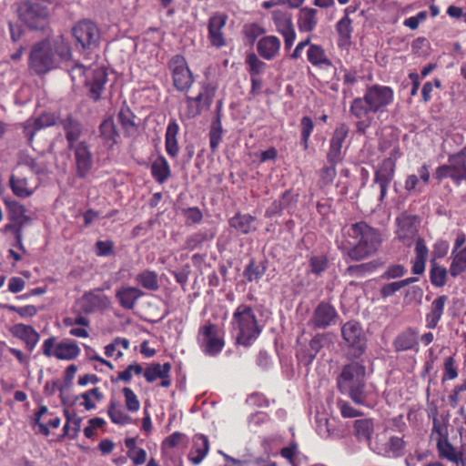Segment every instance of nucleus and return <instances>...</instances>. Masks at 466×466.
Returning a JSON list of instances; mask_svg holds the SVG:
<instances>
[{
	"label": "nucleus",
	"instance_id": "f257e3e1",
	"mask_svg": "<svg viewBox=\"0 0 466 466\" xmlns=\"http://www.w3.org/2000/svg\"><path fill=\"white\" fill-rule=\"evenodd\" d=\"M393 99V89L379 84L368 86L362 97L354 98L350 103V112L358 119L357 133L365 134L373 121L371 114L385 111Z\"/></svg>",
	"mask_w": 466,
	"mask_h": 466
},
{
	"label": "nucleus",
	"instance_id": "f03ea898",
	"mask_svg": "<svg viewBox=\"0 0 466 466\" xmlns=\"http://www.w3.org/2000/svg\"><path fill=\"white\" fill-rule=\"evenodd\" d=\"M342 231L344 236L353 240L345 250V255L351 261H361L373 256L382 244L380 231L365 221L346 226Z\"/></svg>",
	"mask_w": 466,
	"mask_h": 466
},
{
	"label": "nucleus",
	"instance_id": "7ed1b4c3",
	"mask_svg": "<svg viewBox=\"0 0 466 466\" xmlns=\"http://www.w3.org/2000/svg\"><path fill=\"white\" fill-rule=\"evenodd\" d=\"M365 377L366 367L362 363L352 361L344 365L336 380L339 391L355 404L365 405L369 397Z\"/></svg>",
	"mask_w": 466,
	"mask_h": 466
},
{
	"label": "nucleus",
	"instance_id": "20e7f679",
	"mask_svg": "<svg viewBox=\"0 0 466 466\" xmlns=\"http://www.w3.org/2000/svg\"><path fill=\"white\" fill-rule=\"evenodd\" d=\"M231 323L238 329L237 342L246 347L250 346L262 331L252 308L246 304H241L236 309Z\"/></svg>",
	"mask_w": 466,
	"mask_h": 466
},
{
	"label": "nucleus",
	"instance_id": "39448f33",
	"mask_svg": "<svg viewBox=\"0 0 466 466\" xmlns=\"http://www.w3.org/2000/svg\"><path fill=\"white\" fill-rule=\"evenodd\" d=\"M19 20L30 30L43 31L49 25L50 11L47 5L36 0H25L17 8Z\"/></svg>",
	"mask_w": 466,
	"mask_h": 466
},
{
	"label": "nucleus",
	"instance_id": "423d86ee",
	"mask_svg": "<svg viewBox=\"0 0 466 466\" xmlns=\"http://www.w3.org/2000/svg\"><path fill=\"white\" fill-rule=\"evenodd\" d=\"M224 337L225 333L218 324L207 322L199 327L197 341L206 356L216 357L225 347Z\"/></svg>",
	"mask_w": 466,
	"mask_h": 466
},
{
	"label": "nucleus",
	"instance_id": "0eeeda50",
	"mask_svg": "<svg viewBox=\"0 0 466 466\" xmlns=\"http://www.w3.org/2000/svg\"><path fill=\"white\" fill-rule=\"evenodd\" d=\"M434 178L438 182L450 178L457 187L466 180V146L459 152L449 155L447 164L436 167Z\"/></svg>",
	"mask_w": 466,
	"mask_h": 466
},
{
	"label": "nucleus",
	"instance_id": "6e6552de",
	"mask_svg": "<svg viewBox=\"0 0 466 466\" xmlns=\"http://www.w3.org/2000/svg\"><path fill=\"white\" fill-rule=\"evenodd\" d=\"M198 94L196 96H186L184 114L187 119H192L203 111L209 110L214 101L217 86L208 82H201Z\"/></svg>",
	"mask_w": 466,
	"mask_h": 466
},
{
	"label": "nucleus",
	"instance_id": "1a4fd4ad",
	"mask_svg": "<svg viewBox=\"0 0 466 466\" xmlns=\"http://www.w3.org/2000/svg\"><path fill=\"white\" fill-rule=\"evenodd\" d=\"M28 65L38 76L45 75L54 68L55 57L48 41H40L32 46Z\"/></svg>",
	"mask_w": 466,
	"mask_h": 466
},
{
	"label": "nucleus",
	"instance_id": "9d476101",
	"mask_svg": "<svg viewBox=\"0 0 466 466\" xmlns=\"http://www.w3.org/2000/svg\"><path fill=\"white\" fill-rule=\"evenodd\" d=\"M42 352L47 358L55 357L61 360H73L80 355L81 350L74 340L65 339L56 342V338L51 336L44 340Z\"/></svg>",
	"mask_w": 466,
	"mask_h": 466
},
{
	"label": "nucleus",
	"instance_id": "9b49d317",
	"mask_svg": "<svg viewBox=\"0 0 466 466\" xmlns=\"http://www.w3.org/2000/svg\"><path fill=\"white\" fill-rule=\"evenodd\" d=\"M167 67L175 88L180 92H187L194 83V76L185 56L182 55L172 56L167 63Z\"/></svg>",
	"mask_w": 466,
	"mask_h": 466
},
{
	"label": "nucleus",
	"instance_id": "f8f14e48",
	"mask_svg": "<svg viewBox=\"0 0 466 466\" xmlns=\"http://www.w3.org/2000/svg\"><path fill=\"white\" fill-rule=\"evenodd\" d=\"M341 335L350 349L351 357L360 358L367 349V339L361 325L350 320L341 327Z\"/></svg>",
	"mask_w": 466,
	"mask_h": 466
},
{
	"label": "nucleus",
	"instance_id": "ddd939ff",
	"mask_svg": "<svg viewBox=\"0 0 466 466\" xmlns=\"http://www.w3.org/2000/svg\"><path fill=\"white\" fill-rule=\"evenodd\" d=\"M72 34L76 45L83 49L96 47L100 39V32L96 25L86 19L79 21L73 27Z\"/></svg>",
	"mask_w": 466,
	"mask_h": 466
},
{
	"label": "nucleus",
	"instance_id": "4468645a",
	"mask_svg": "<svg viewBox=\"0 0 466 466\" xmlns=\"http://www.w3.org/2000/svg\"><path fill=\"white\" fill-rule=\"evenodd\" d=\"M396 223L398 226L396 238L404 246L410 247L419 233L418 217L403 213L397 218Z\"/></svg>",
	"mask_w": 466,
	"mask_h": 466
},
{
	"label": "nucleus",
	"instance_id": "2eb2a0df",
	"mask_svg": "<svg viewBox=\"0 0 466 466\" xmlns=\"http://www.w3.org/2000/svg\"><path fill=\"white\" fill-rule=\"evenodd\" d=\"M228 16L225 13L216 12L208 20V39L211 46L220 49L227 46L223 32Z\"/></svg>",
	"mask_w": 466,
	"mask_h": 466
},
{
	"label": "nucleus",
	"instance_id": "dca6fc26",
	"mask_svg": "<svg viewBox=\"0 0 466 466\" xmlns=\"http://www.w3.org/2000/svg\"><path fill=\"white\" fill-rule=\"evenodd\" d=\"M74 153L76 176L85 178L93 167V154L85 141L77 143L73 147H68Z\"/></svg>",
	"mask_w": 466,
	"mask_h": 466
},
{
	"label": "nucleus",
	"instance_id": "f3484780",
	"mask_svg": "<svg viewBox=\"0 0 466 466\" xmlns=\"http://www.w3.org/2000/svg\"><path fill=\"white\" fill-rule=\"evenodd\" d=\"M350 132L349 127L341 123L336 127L329 140V147L327 153L329 164H339L343 160L342 147Z\"/></svg>",
	"mask_w": 466,
	"mask_h": 466
},
{
	"label": "nucleus",
	"instance_id": "a211bd4d",
	"mask_svg": "<svg viewBox=\"0 0 466 466\" xmlns=\"http://www.w3.org/2000/svg\"><path fill=\"white\" fill-rule=\"evenodd\" d=\"M58 117L56 114L51 112H43L36 117L28 118L23 125V133L28 143L33 142L35 134L39 130L55 126Z\"/></svg>",
	"mask_w": 466,
	"mask_h": 466
},
{
	"label": "nucleus",
	"instance_id": "6ab92c4d",
	"mask_svg": "<svg viewBox=\"0 0 466 466\" xmlns=\"http://www.w3.org/2000/svg\"><path fill=\"white\" fill-rule=\"evenodd\" d=\"M395 164L390 159H383L374 172L373 183L380 187L379 201L382 202L387 196L388 188L394 178Z\"/></svg>",
	"mask_w": 466,
	"mask_h": 466
},
{
	"label": "nucleus",
	"instance_id": "aec40b11",
	"mask_svg": "<svg viewBox=\"0 0 466 466\" xmlns=\"http://www.w3.org/2000/svg\"><path fill=\"white\" fill-rule=\"evenodd\" d=\"M370 448L377 454L386 458H400L404 455L406 441L397 436H391L384 444H380L378 441L370 444Z\"/></svg>",
	"mask_w": 466,
	"mask_h": 466
},
{
	"label": "nucleus",
	"instance_id": "412c9836",
	"mask_svg": "<svg viewBox=\"0 0 466 466\" xmlns=\"http://www.w3.org/2000/svg\"><path fill=\"white\" fill-rule=\"evenodd\" d=\"M431 174L430 167L426 163H423L418 168V175H409L404 182V188L409 194H420L424 190V186L430 182Z\"/></svg>",
	"mask_w": 466,
	"mask_h": 466
},
{
	"label": "nucleus",
	"instance_id": "4be33fe9",
	"mask_svg": "<svg viewBox=\"0 0 466 466\" xmlns=\"http://www.w3.org/2000/svg\"><path fill=\"white\" fill-rule=\"evenodd\" d=\"M447 301L448 296L440 295L431 303L428 312L425 314V326L427 329H434L438 327L443 317Z\"/></svg>",
	"mask_w": 466,
	"mask_h": 466
},
{
	"label": "nucleus",
	"instance_id": "5701e85b",
	"mask_svg": "<svg viewBox=\"0 0 466 466\" xmlns=\"http://www.w3.org/2000/svg\"><path fill=\"white\" fill-rule=\"evenodd\" d=\"M336 318H338V313L335 308L329 303L322 301L313 312L312 322L318 329H326L334 322Z\"/></svg>",
	"mask_w": 466,
	"mask_h": 466
},
{
	"label": "nucleus",
	"instance_id": "b1692460",
	"mask_svg": "<svg viewBox=\"0 0 466 466\" xmlns=\"http://www.w3.org/2000/svg\"><path fill=\"white\" fill-rule=\"evenodd\" d=\"M145 296V293L138 288L131 286H121L116 290V299L124 309H133L138 299Z\"/></svg>",
	"mask_w": 466,
	"mask_h": 466
},
{
	"label": "nucleus",
	"instance_id": "393cba45",
	"mask_svg": "<svg viewBox=\"0 0 466 466\" xmlns=\"http://www.w3.org/2000/svg\"><path fill=\"white\" fill-rule=\"evenodd\" d=\"M281 42L276 35L262 36L257 43L258 54L265 60H273L280 51Z\"/></svg>",
	"mask_w": 466,
	"mask_h": 466
},
{
	"label": "nucleus",
	"instance_id": "a878e982",
	"mask_svg": "<svg viewBox=\"0 0 466 466\" xmlns=\"http://www.w3.org/2000/svg\"><path fill=\"white\" fill-rule=\"evenodd\" d=\"M12 334L25 343L28 351H33L39 341V333L30 325L15 324L11 329Z\"/></svg>",
	"mask_w": 466,
	"mask_h": 466
},
{
	"label": "nucleus",
	"instance_id": "bb28decb",
	"mask_svg": "<svg viewBox=\"0 0 466 466\" xmlns=\"http://www.w3.org/2000/svg\"><path fill=\"white\" fill-rule=\"evenodd\" d=\"M60 124L63 127L68 147H73L82 135L81 122L74 116L68 115L60 121Z\"/></svg>",
	"mask_w": 466,
	"mask_h": 466
},
{
	"label": "nucleus",
	"instance_id": "cd10ccee",
	"mask_svg": "<svg viewBox=\"0 0 466 466\" xmlns=\"http://www.w3.org/2000/svg\"><path fill=\"white\" fill-rule=\"evenodd\" d=\"M436 449L440 459L447 460L455 463L456 466H464L462 452L456 450L450 442L449 438L436 442Z\"/></svg>",
	"mask_w": 466,
	"mask_h": 466
},
{
	"label": "nucleus",
	"instance_id": "c85d7f7f",
	"mask_svg": "<svg viewBox=\"0 0 466 466\" xmlns=\"http://www.w3.org/2000/svg\"><path fill=\"white\" fill-rule=\"evenodd\" d=\"M209 451L208 438L204 434H196L193 437V446L188 454V460L193 465H198Z\"/></svg>",
	"mask_w": 466,
	"mask_h": 466
},
{
	"label": "nucleus",
	"instance_id": "c756f323",
	"mask_svg": "<svg viewBox=\"0 0 466 466\" xmlns=\"http://www.w3.org/2000/svg\"><path fill=\"white\" fill-rule=\"evenodd\" d=\"M83 309L86 313L96 309H105L108 303V298L99 289L86 292L83 297Z\"/></svg>",
	"mask_w": 466,
	"mask_h": 466
},
{
	"label": "nucleus",
	"instance_id": "7c9ffc66",
	"mask_svg": "<svg viewBox=\"0 0 466 466\" xmlns=\"http://www.w3.org/2000/svg\"><path fill=\"white\" fill-rule=\"evenodd\" d=\"M257 218L250 214L236 213L229 218L228 224L230 228H234L237 232L248 235L257 229L256 227Z\"/></svg>",
	"mask_w": 466,
	"mask_h": 466
},
{
	"label": "nucleus",
	"instance_id": "2f4dec72",
	"mask_svg": "<svg viewBox=\"0 0 466 466\" xmlns=\"http://www.w3.org/2000/svg\"><path fill=\"white\" fill-rule=\"evenodd\" d=\"M179 132V126L176 119H170L165 134V148L167 155L174 158L177 157L179 153V146L177 139Z\"/></svg>",
	"mask_w": 466,
	"mask_h": 466
},
{
	"label": "nucleus",
	"instance_id": "473e14b6",
	"mask_svg": "<svg viewBox=\"0 0 466 466\" xmlns=\"http://www.w3.org/2000/svg\"><path fill=\"white\" fill-rule=\"evenodd\" d=\"M99 136L103 143L108 147H113L120 137L112 116L105 118L99 126Z\"/></svg>",
	"mask_w": 466,
	"mask_h": 466
},
{
	"label": "nucleus",
	"instance_id": "72a5a7b5",
	"mask_svg": "<svg viewBox=\"0 0 466 466\" xmlns=\"http://www.w3.org/2000/svg\"><path fill=\"white\" fill-rule=\"evenodd\" d=\"M393 347L397 352L414 349L418 350L417 332L411 328L403 330L393 340Z\"/></svg>",
	"mask_w": 466,
	"mask_h": 466
},
{
	"label": "nucleus",
	"instance_id": "f704fd0d",
	"mask_svg": "<svg viewBox=\"0 0 466 466\" xmlns=\"http://www.w3.org/2000/svg\"><path fill=\"white\" fill-rule=\"evenodd\" d=\"M336 31L338 33L337 45L339 48H348L351 45L352 20L349 16H343L337 22Z\"/></svg>",
	"mask_w": 466,
	"mask_h": 466
},
{
	"label": "nucleus",
	"instance_id": "c9c22d12",
	"mask_svg": "<svg viewBox=\"0 0 466 466\" xmlns=\"http://www.w3.org/2000/svg\"><path fill=\"white\" fill-rule=\"evenodd\" d=\"M137 437H127L124 440L127 448V457L134 466H141L147 462V452L145 449L137 446Z\"/></svg>",
	"mask_w": 466,
	"mask_h": 466
},
{
	"label": "nucleus",
	"instance_id": "e433bc0d",
	"mask_svg": "<svg viewBox=\"0 0 466 466\" xmlns=\"http://www.w3.org/2000/svg\"><path fill=\"white\" fill-rule=\"evenodd\" d=\"M316 431L323 439H336L340 436L335 420L329 419L325 415H318L316 417Z\"/></svg>",
	"mask_w": 466,
	"mask_h": 466
},
{
	"label": "nucleus",
	"instance_id": "4c0bfd02",
	"mask_svg": "<svg viewBox=\"0 0 466 466\" xmlns=\"http://www.w3.org/2000/svg\"><path fill=\"white\" fill-rule=\"evenodd\" d=\"M136 116L127 106H121L117 120L126 137H133L137 133L138 127L135 122Z\"/></svg>",
	"mask_w": 466,
	"mask_h": 466
},
{
	"label": "nucleus",
	"instance_id": "58836bf2",
	"mask_svg": "<svg viewBox=\"0 0 466 466\" xmlns=\"http://www.w3.org/2000/svg\"><path fill=\"white\" fill-rule=\"evenodd\" d=\"M104 399V393L99 388H93L79 395L74 397L73 400H69L68 403L74 405L77 400H82L80 405L85 408L86 410H92L96 408V402L101 401Z\"/></svg>",
	"mask_w": 466,
	"mask_h": 466
},
{
	"label": "nucleus",
	"instance_id": "ea45409f",
	"mask_svg": "<svg viewBox=\"0 0 466 466\" xmlns=\"http://www.w3.org/2000/svg\"><path fill=\"white\" fill-rule=\"evenodd\" d=\"M107 83V73L105 68H97L94 71L93 78L90 82L89 97L97 102Z\"/></svg>",
	"mask_w": 466,
	"mask_h": 466
},
{
	"label": "nucleus",
	"instance_id": "a19ab883",
	"mask_svg": "<svg viewBox=\"0 0 466 466\" xmlns=\"http://www.w3.org/2000/svg\"><path fill=\"white\" fill-rule=\"evenodd\" d=\"M150 172L153 178L159 184L165 183L171 177V168L162 155H159L151 164Z\"/></svg>",
	"mask_w": 466,
	"mask_h": 466
},
{
	"label": "nucleus",
	"instance_id": "79ce46f5",
	"mask_svg": "<svg viewBox=\"0 0 466 466\" xmlns=\"http://www.w3.org/2000/svg\"><path fill=\"white\" fill-rule=\"evenodd\" d=\"M308 61L314 66L332 67V62L328 57L325 49L316 44L309 45L307 51Z\"/></svg>",
	"mask_w": 466,
	"mask_h": 466
},
{
	"label": "nucleus",
	"instance_id": "37998d69",
	"mask_svg": "<svg viewBox=\"0 0 466 466\" xmlns=\"http://www.w3.org/2000/svg\"><path fill=\"white\" fill-rule=\"evenodd\" d=\"M107 415L111 422L116 425L124 426L136 423V421L121 409L119 402L116 400H110L107 406Z\"/></svg>",
	"mask_w": 466,
	"mask_h": 466
},
{
	"label": "nucleus",
	"instance_id": "c03bdc74",
	"mask_svg": "<svg viewBox=\"0 0 466 466\" xmlns=\"http://www.w3.org/2000/svg\"><path fill=\"white\" fill-rule=\"evenodd\" d=\"M9 186L13 194L21 198H26L31 197L35 188H30L28 180L26 177L12 174L9 178Z\"/></svg>",
	"mask_w": 466,
	"mask_h": 466
},
{
	"label": "nucleus",
	"instance_id": "a18cd8bd",
	"mask_svg": "<svg viewBox=\"0 0 466 466\" xmlns=\"http://www.w3.org/2000/svg\"><path fill=\"white\" fill-rule=\"evenodd\" d=\"M317 10L314 8L305 7L299 11L298 18V26L300 32H311L318 24Z\"/></svg>",
	"mask_w": 466,
	"mask_h": 466
},
{
	"label": "nucleus",
	"instance_id": "49530a36",
	"mask_svg": "<svg viewBox=\"0 0 466 466\" xmlns=\"http://www.w3.org/2000/svg\"><path fill=\"white\" fill-rule=\"evenodd\" d=\"M48 409L46 406L43 405L39 408L38 411L35 414V424L38 426L39 432L44 436H48L50 434L49 427L56 429L60 426V418L57 416H54L48 420L46 422H42V417L46 414H48Z\"/></svg>",
	"mask_w": 466,
	"mask_h": 466
},
{
	"label": "nucleus",
	"instance_id": "de8ad7c7",
	"mask_svg": "<svg viewBox=\"0 0 466 466\" xmlns=\"http://www.w3.org/2000/svg\"><path fill=\"white\" fill-rule=\"evenodd\" d=\"M5 205L8 210V219L14 222H19L23 224H29L31 218L25 214L26 209L24 205L16 200L5 201Z\"/></svg>",
	"mask_w": 466,
	"mask_h": 466
},
{
	"label": "nucleus",
	"instance_id": "09e8293b",
	"mask_svg": "<svg viewBox=\"0 0 466 466\" xmlns=\"http://www.w3.org/2000/svg\"><path fill=\"white\" fill-rule=\"evenodd\" d=\"M137 285L149 291H157L159 289L158 275L154 270L145 269L138 273L135 279Z\"/></svg>",
	"mask_w": 466,
	"mask_h": 466
},
{
	"label": "nucleus",
	"instance_id": "8fccbe9b",
	"mask_svg": "<svg viewBox=\"0 0 466 466\" xmlns=\"http://www.w3.org/2000/svg\"><path fill=\"white\" fill-rule=\"evenodd\" d=\"M373 430L374 427L371 420L360 419L356 420L354 422V431L359 441L368 442L369 445L373 443L371 441Z\"/></svg>",
	"mask_w": 466,
	"mask_h": 466
},
{
	"label": "nucleus",
	"instance_id": "3c124183",
	"mask_svg": "<svg viewBox=\"0 0 466 466\" xmlns=\"http://www.w3.org/2000/svg\"><path fill=\"white\" fill-rule=\"evenodd\" d=\"M430 280L432 286L436 288H442L447 283L448 270L446 268L441 266L434 259L430 260Z\"/></svg>",
	"mask_w": 466,
	"mask_h": 466
},
{
	"label": "nucleus",
	"instance_id": "603ef678",
	"mask_svg": "<svg viewBox=\"0 0 466 466\" xmlns=\"http://www.w3.org/2000/svg\"><path fill=\"white\" fill-rule=\"evenodd\" d=\"M171 369L172 367L169 362H165L162 365L160 363H152L146 368L144 377L148 383H152L157 379L164 377L166 372H170Z\"/></svg>",
	"mask_w": 466,
	"mask_h": 466
},
{
	"label": "nucleus",
	"instance_id": "864d4df0",
	"mask_svg": "<svg viewBox=\"0 0 466 466\" xmlns=\"http://www.w3.org/2000/svg\"><path fill=\"white\" fill-rule=\"evenodd\" d=\"M267 270V266L264 262L257 264L254 258H251L246 266L243 276L248 282H258L264 276Z\"/></svg>",
	"mask_w": 466,
	"mask_h": 466
},
{
	"label": "nucleus",
	"instance_id": "5fc2aeb1",
	"mask_svg": "<svg viewBox=\"0 0 466 466\" xmlns=\"http://www.w3.org/2000/svg\"><path fill=\"white\" fill-rule=\"evenodd\" d=\"M377 268V261H370L367 263L351 265L346 268L345 275L354 278H364L367 275L374 272Z\"/></svg>",
	"mask_w": 466,
	"mask_h": 466
},
{
	"label": "nucleus",
	"instance_id": "6e6d98bb",
	"mask_svg": "<svg viewBox=\"0 0 466 466\" xmlns=\"http://www.w3.org/2000/svg\"><path fill=\"white\" fill-rule=\"evenodd\" d=\"M466 271V246L452 254V261L449 272L451 277L456 278Z\"/></svg>",
	"mask_w": 466,
	"mask_h": 466
},
{
	"label": "nucleus",
	"instance_id": "4d7b16f0",
	"mask_svg": "<svg viewBox=\"0 0 466 466\" xmlns=\"http://www.w3.org/2000/svg\"><path fill=\"white\" fill-rule=\"evenodd\" d=\"M222 123L220 116H215L211 122L208 133L209 145L212 152H215L222 140Z\"/></svg>",
	"mask_w": 466,
	"mask_h": 466
},
{
	"label": "nucleus",
	"instance_id": "13d9d810",
	"mask_svg": "<svg viewBox=\"0 0 466 466\" xmlns=\"http://www.w3.org/2000/svg\"><path fill=\"white\" fill-rule=\"evenodd\" d=\"M459 368L454 356H448L443 361V371L441 375V383L448 380H453L458 378Z\"/></svg>",
	"mask_w": 466,
	"mask_h": 466
},
{
	"label": "nucleus",
	"instance_id": "bf43d9fd",
	"mask_svg": "<svg viewBox=\"0 0 466 466\" xmlns=\"http://www.w3.org/2000/svg\"><path fill=\"white\" fill-rule=\"evenodd\" d=\"M300 144L304 150L309 147V140L314 129V123L310 116H305L300 119Z\"/></svg>",
	"mask_w": 466,
	"mask_h": 466
},
{
	"label": "nucleus",
	"instance_id": "052dcab7",
	"mask_svg": "<svg viewBox=\"0 0 466 466\" xmlns=\"http://www.w3.org/2000/svg\"><path fill=\"white\" fill-rule=\"evenodd\" d=\"M77 371V367L75 364L69 365L65 370V378L63 385L59 386L58 390L60 391V399L63 405L68 404L69 398L64 395V391L66 388L71 387L73 383V380Z\"/></svg>",
	"mask_w": 466,
	"mask_h": 466
},
{
	"label": "nucleus",
	"instance_id": "680f3d73",
	"mask_svg": "<svg viewBox=\"0 0 466 466\" xmlns=\"http://www.w3.org/2000/svg\"><path fill=\"white\" fill-rule=\"evenodd\" d=\"M447 438H449L447 424L439 420L437 416H433L431 439L438 442Z\"/></svg>",
	"mask_w": 466,
	"mask_h": 466
},
{
	"label": "nucleus",
	"instance_id": "e2e57ef3",
	"mask_svg": "<svg viewBox=\"0 0 466 466\" xmlns=\"http://www.w3.org/2000/svg\"><path fill=\"white\" fill-rule=\"evenodd\" d=\"M122 393L125 400V407L127 411L136 413L140 409V401L131 388L125 387L122 389Z\"/></svg>",
	"mask_w": 466,
	"mask_h": 466
},
{
	"label": "nucleus",
	"instance_id": "0e129e2a",
	"mask_svg": "<svg viewBox=\"0 0 466 466\" xmlns=\"http://www.w3.org/2000/svg\"><path fill=\"white\" fill-rule=\"evenodd\" d=\"M246 64L248 66V71L250 76H256L262 74L267 64L260 60L255 53L248 54L246 56Z\"/></svg>",
	"mask_w": 466,
	"mask_h": 466
},
{
	"label": "nucleus",
	"instance_id": "69168bd1",
	"mask_svg": "<svg viewBox=\"0 0 466 466\" xmlns=\"http://www.w3.org/2000/svg\"><path fill=\"white\" fill-rule=\"evenodd\" d=\"M329 266V259L327 256H312L309 260V267L310 273L319 276L322 274Z\"/></svg>",
	"mask_w": 466,
	"mask_h": 466
},
{
	"label": "nucleus",
	"instance_id": "338daca9",
	"mask_svg": "<svg viewBox=\"0 0 466 466\" xmlns=\"http://www.w3.org/2000/svg\"><path fill=\"white\" fill-rule=\"evenodd\" d=\"M265 33V29L257 23L246 25L243 28V34L248 44L253 45L258 37Z\"/></svg>",
	"mask_w": 466,
	"mask_h": 466
},
{
	"label": "nucleus",
	"instance_id": "774afa93",
	"mask_svg": "<svg viewBox=\"0 0 466 466\" xmlns=\"http://www.w3.org/2000/svg\"><path fill=\"white\" fill-rule=\"evenodd\" d=\"M226 459L234 466H274V461L263 458H258L254 461H240L229 456H226Z\"/></svg>",
	"mask_w": 466,
	"mask_h": 466
}]
</instances>
